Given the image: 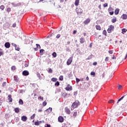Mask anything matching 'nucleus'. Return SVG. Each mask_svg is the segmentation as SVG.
<instances>
[{"label":"nucleus","instance_id":"obj_1","mask_svg":"<svg viewBox=\"0 0 127 127\" xmlns=\"http://www.w3.org/2000/svg\"><path fill=\"white\" fill-rule=\"evenodd\" d=\"M80 102L78 100H76L74 102H73L71 105V111H73L74 109H76V108H78L79 106L80 105Z\"/></svg>","mask_w":127,"mask_h":127},{"label":"nucleus","instance_id":"obj_2","mask_svg":"<svg viewBox=\"0 0 127 127\" xmlns=\"http://www.w3.org/2000/svg\"><path fill=\"white\" fill-rule=\"evenodd\" d=\"M114 28H115V27L113 25H111L107 30L108 33H111L112 31H114Z\"/></svg>","mask_w":127,"mask_h":127},{"label":"nucleus","instance_id":"obj_3","mask_svg":"<svg viewBox=\"0 0 127 127\" xmlns=\"http://www.w3.org/2000/svg\"><path fill=\"white\" fill-rule=\"evenodd\" d=\"M76 12H77V14H82V13H83V10H82L81 8H76Z\"/></svg>","mask_w":127,"mask_h":127},{"label":"nucleus","instance_id":"obj_4","mask_svg":"<svg viewBox=\"0 0 127 127\" xmlns=\"http://www.w3.org/2000/svg\"><path fill=\"white\" fill-rule=\"evenodd\" d=\"M72 61H73V57H71L69 58L66 62L67 65H71V63H72Z\"/></svg>","mask_w":127,"mask_h":127},{"label":"nucleus","instance_id":"obj_5","mask_svg":"<svg viewBox=\"0 0 127 127\" xmlns=\"http://www.w3.org/2000/svg\"><path fill=\"white\" fill-rule=\"evenodd\" d=\"M22 75H23V76H28V75H29V72L27 70H24L22 72Z\"/></svg>","mask_w":127,"mask_h":127},{"label":"nucleus","instance_id":"obj_6","mask_svg":"<svg viewBox=\"0 0 127 127\" xmlns=\"http://www.w3.org/2000/svg\"><path fill=\"white\" fill-rule=\"evenodd\" d=\"M65 90H66V91H72V86H71L70 84H68L67 86L65 88Z\"/></svg>","mask_w":127,"mask_h":127},{"label":"nucleus","instance_id":"obj_7","mask_svg":"<svg viewBox=\"0 0 127 127\" xmlns=\"http://www.w3.org/2000/svg\"><path fill=\"white\" fill-rule=\"evenodd\" d=\"M58 121L60 123H63L64 121V118L61 116H60L58 118Z\"/></svg>","mask_w":127,"mask_h":127},{"label":"nucleus","instance_id":"obj_8","mask_svg":"<svg viewBox=\"0 0 127 127\" xmlns=\"http://www.w3.org/2000/svg\"><path fill=\"white\" fill-rule=\"evenodd\" d=\"M21 120L23 122H26V121H27V117L26 116H23L21 117Z\"/></svg>","mask_w":127,"mask_h":127},{"label":"nucleus","instance_id":"obj_9","mask_svg":"<svg viewBox=\"0 0 127 127\" xmlns=\"http://www.w3.org/2000/svg\"><path fill=\"white\" fill-rule=\"evenodd\" d=\"M4 46L6 48H9L10 47V44L9 42H6L5 43Z\"/></svg>","mask_w":127,"mask_h":127},{"label":"nucleus","instance_id":"obj_10","mask_svg":"<svg viewBox=\"0 0 127 127\" xmlns=\"http://www.w3.org/2000/svg\"><path fill=\"white\" fill-rule=\"evenodd\" d=\"M65 112L67 114V115H70V109H69L67 107L65 108Z\"/></svg>","mask_w":127,"mask_h":127},{"label":"nucleus","instance_id":"obj_11","mask_svg":"<svg viewBox=\"0 0 127 127\" xmlns=\"http://www.w3.org/2000/svg\"><path fill=\"white\" fill-rule=\"evenodd\" d=\"M46 112L48 114H50V113L52 112V108L50 107L49 109L46 110Z\"/></svg>","mask_w":127,"mask_h":127},{"label":"nucleus","instance_id":"obj_12","mask_svg":"<svg viewBox=\"0 0 127 127\" xmlns=\"http://www.w3.org/2000/svg\"><path fill=\"white\" fill-rule=\"evenodd\" d=\"M79 3H80V0H75L74 4L76 6H78L79 5Z\"/></svg>","mask_w":127,"mask_h":127},{"label":"nucleus","instance_id":"obj_13","mask_svg":"<svg viewBox=\"0 0 127 127\" xmlns=\"http://www.w3.org/2000/svg\"><path fill=\"white\" fill-rule=\"evenodd\" d=\"M90 21H91V20H90L89 18H88L84 21V24H88Z\"/></svg>","mask_w":127,"mask_h":127},{"label":"nucleus","instance_id":"obj_14","mask_svg":"<svg viewBox=\"0 0 127 127\" xmlns=\"http://www.w3.org/2000/svg\"><path fill=\"white\" fill-rule=\"evenodd\" d=\"M30 40L29 39L26 38L25 39V44H29L30 43Z\"/></svg>","mask_w":127,"mask_h":127},{"label":"nucleus","instance_id":"obj_15","mask_svg":"<svg viewBox=\"0 0 127 127\" xmlns=\"http://www.w3.org/2000/svg\"><path fill=\"white\" fill-rule=\"evenodd\" d=\"M80 43H81V44H83V43H84V42H85V38L81 37L80 38Z\"/></svg>","mask_w":127,"mask_h":127},{"label":"nucleus","instance_id":"obj_16","mask_svg":"<svg viewBox=\"0 0 127 127\" xmlns=\"http://www.w3.org/2000/svg\"><path fill=\"white\" fill-rule=\"evenodd\" d=\"M122 17L123 19H127V14H124L122 16Z\"/></svg>","mask_w":127,"mask_h":127},{"label":"nucleus","instance_id":"obj_17","mask_svg":"<svg viewBox=\"0 0 127 127\" xmlns=\"http://www.w3.org/2000/svg\"><path fill=\"white\" fill-rule=\"evenodd\" d=\"M8 100H9L10 103H11V102H12V98H11V95H9L8 96Z\"/></svg>","mask_w":127,"mask_h":127},{"label":"nucleus","instance_id":"obj_18","mask_svg":"<svg viewBox=\"0 0 127 127\" xmlns=\"http://www.w3.org/2000/svg\"><path fill=\"white\" fill-rule=\"evenodd\" d=\"M62 127H70V124L69 123L64 124Z\"/></svg>","mask_w":127,"mask_h":127},{"label":"nucleus","instance_id":"obj_19","mask_svg":"<svg viewBox=\"0 0 127 127\" xmlns=\"http://www.w3.org/2000/svg\"><path fill=\"white\" fill-rule=\"evenodd\" d=\"M120 12V9L117 8L115 11V14H119V12Z\"/></svg>","mask_w":127,"mask_h":127},{"label":"nucleus","instance_id":"obj_20","mask_svg":"<svg viewBox=\"0 0 127 127\" xmlns=\"http://www.w3.org/2000/svg\"><path fill=\"white\" fill-rule=\"evenodd\" d=\"M42 123L41 121H37L35 123V126H39L40 125V123Z\"/></svg>","mask_w":127,"mask_h":127},{"label":"nucleus","instance_id":"obj_21","mask_svg":"<svg viewBox=\"0 0 127 127\" xmlns=\"http://www.w3.org/2000/svg\"><path fill=\"white\" fill-rule=\"evenodd\" d=\"M67 95H68L67 93H66L65 92H62V95L65 98V97H66V96H67Z\"/></svg>","mask_w":127,"mask_h":127},{"label":"nucleus","instance_id":"obj_22","mask_svg":"<svg viewBox=\"0 0 127 127\" xmlns=\"http://www.w3.org/2000/svg\"><path fill=\"white\" fill-rule=\"evenodd\" d=\"M96 28L97 30H101V26L99 25H96Z\"/></svg>","mask_w":127,"mask_h":127},{"label":"nucleus","instance_id":"obj_23","mask_svg":"<svg viewBox=\"0 0 127 127\" xmlns=\"http://www.w3.org/2000/svg\"><path fill=\"white\" fill-rule=\"evenodd\" d=\"M127 29L124 28V29H122V33L123 34H125V33L127 32Z\"/></svg>","mask_w":127,"mask_h":127},{"label":"nucleus","instance_id":"obj_24","mask_svg":"<svg viewBox=\"0 0 127 127\" xmlns=\"http://www.w3.org/2000/svg\"><path fill=\"white\" fill-rule=\"evenodd\" d=\"M19 104L20 105H23V101H22V99H19Z\"/></svg>","mask_w":127,"mask_h":127},{"label":"nucleus","instance_id":"obj_25","mask_svg":"<svg viewBox=\"0 0 127 127\" xmlns=\"http://www.w3.org/2000/svg\"><path fill=\"white\" fill-rule=\"evenodd\" d=\"M52 56H53V57L54 58H56V57L57 56V54H56V52H54L53 54H52Z\"/></svg>","mask_w":127,"mask_h":127},{"label":"nucleus","instance_id":"obj_26","mask_svg":"<svg viewBox=\"0 0 127 127\" xmlns=\"http://www.w3.org/2000/svg\"><path fill=\"white\" fill-rule=\"evenodd\" d=\"M125 98V96H122L120 99H119L117 102V104H119V102H121V100H123Z\"/></svg>","mask_w":127,"mask_h":127},{"label":"nucleus","instance_id":"obj_27","mask_svg":"<svg viewBox=\"0 0 127 127\" xmlns=\"http://www.w3.org/2000/svg\"><path fill=\"white\" fill-rule=\"evenodd\" d=\"M11 4L14 7L18 6V4H15V3L13 2L11 3Z\"/></svg>","mask_w":127,"mask_h":127},{"label":"nucleus","instance_id":"obj_28","mask_svg":"<svg viewBox=\"0 0 127 127\" xmlns=\"http://www.w3.org/2000/svg\"><path fill=\"white\" fill-rule=\"evenodd\" d=\"M52 81L53 82H56V81H57V78L53 77L52 78Z\"/></svg>","mask_w":127,"mask_h":127},{"label":"nucleus","instance_id":"obj_29","mask_svg":"<svg viewBox=\"0 0 127 127\" xmlns=\"http://www.w3.org/2000/svg\"><path fill=\"white\" fill-rule=\"evenodd\" d=\"M14 81H16V82H17V81H18V79L17 78V76H14Z\"/></svg>","mask_w":127,"mask_h":127},{"label":"nucleus","instance_id":"obj_30","mask_svg":"<svg viewBox=\"0 0 127 127\" xmlns=\"http://www.w3.org/2000/svg\"><path fill=\"white\" fill-rule=\"evenodd\" d=\"M59 80L60 81H63V76L61 75L59 77Z\"/></svg>","mask_w":127,"mask_h":127},{"label":"nucleus","instance_id":"obj_31","mask_svg":"<svg viewBox=\"0 0 127 127\" xmlns=\"http://www.w3.org/2000/svg\"><path fill=\"white\" fill-rule=\"evenodd\" d=\"M11 8H10V7L7 8L6 9L7 12H9L11 11Z\"/></svg>","mask_w":127,"mask_h":127},{"label":"nucleus","instance_id":"obj_32","mask_svg":"<svg viewBox=\"0 0 127 127\" xmlns=\"http://www.w3.org/2000/svg\"><path fill=\"white\" fill-rule=\"evenodd\" d=\"M0 9L2 10H3L4 9V6L3 5H2L0 6Z\"/></svg>","mask_w":127,"mask_h":127},{"label":"nucleus","instance_id":"obj_33","mask_svg":"<svg viewBox=\"0 0 127 127\" xmlns=\"http://www.w3.org/2000/svg\"><path fill=\"white\" fill-rule=\"evenodd\" d=\"M122 88H123V86L119 84L118 85V90H121V89H122Z\"/></svg>","mask_w":127,"mask_h":127},{"label":"nucleus","instance_id":"obj_34","mask_svg":"<svg viewBox=\"0 0 127 127\" xmlns=\"http://www.w3.org/2000/svg\"><path fill=\"white\" fill-rule=\"evenodd\" d=\"M2 55H3V52H1V49H0V56H2Z\"/></svg>","mask_w":127,"mask_h":127},{"label":"nucleus","instance_id":"obj_35","mask_svg":"<svg viewBox=\"0 0 127 127\" xmlns=\"http://www.w3.org/2000/svg\"><path fill=\"white\" fill-rule=\"evenodd\" d=\"M15 113H19V110L18 109V108L15 109Z\"/></svg>","mask_w":127,"mask_h":127},{"label":"nucleus","instance_id":"obj_36","mask_svg":"<svg viewBox=\"0 0 127 127\" xmlns=\"http://www.w3.org/2000/svg\"><path fill=\"white\" fill-rule=\"evenodd\" d=\"M77 114H78V112L77 111L74 112V113H73V117H76L77 116Z\"/></svg>","mask_w":127,"mask_h":127},{"label":"nucleus","instance_id":"obj_37","mask_svg":"<svg viewBox=\"0 0 127 127\" xmlns=\"http://www.w3.org/2000/svg\"><path fill=\"white\" fill-rule=\"evenodd\" d=\"M36 47H37V48H39V49H40V48H41V47H40V45L38 44H36Z\"/></svg>","mask_w":127,"mask_h":127},{"label":"nucleus","instance_id":"obj_38","mask_svg":"<svg viewBox=\"0 0 127 127\" xmlns=\"http://www.w3.org/2000/svg\"><path fill=\"white\" fill-rule=\"evenodd\" d=\"M90 74L91 76H95V75H96V73H95V72H93V71H92Z\"/></svg>","mask_w":127,"mask_h":127},{"label":"nucleus","instance_id":"obj_39","mask_svg":"<svg viewBox=\"0 0 127 127\" xmlns=\"http://www.w3.org/2000/svg\"><path fill=\"white\" fill-rule=\"evenodd\" d=\"M15 50H17V51H19V48L17 47V46H16L15 47Z\"/></svg>","mask_w":127,"mask_h":127},{"label":"nucleus","instance_id":"obj_40","mask_svg":"<svg viewBox=\"0 0 127 127\" xmlns=\"http://www.w3.org/2000/svg\"><path fill=\"white\" fill-rule=\"evenodd\" d=\"M46 105H47V103H46V102L45 101L43 103V106H44V107H45Z\"/></svg>","mask_w":127,"mask_h":127},{"label":"nucleus","instance_id":"obj_41","mask_svg":"<svg viewBox=\"0 0 127 127\" xmlns=\"http://www.w3.org/2000/svg\"><path fill=\"white\" fill-rule=\"evenodd\" d=\"M55 85V86H59V85H60V83L58 81H57Z\"/></svg>","mask_w":127,"mask_h":127},{"label":"nucleus","instance_id":"obj_42","mask_svg":"<svg viewBox=\"0 0 127 127\" xmlns=\"http://www.w3.org/2000/svg\"><path fill=\"white\" fill-rule=\"evenodd\" d=\"M103 33L104 35H107V31L106 30H104Z\"/></svg>","mask_w":127,"mask_h":127},{"label":"nucleus","instance_id":"obj_43","mask_svg":"<svg viewBox=\"0 0 127 127\" xmlns=\"http://www.w3.org/2000/svg\"><path fill=\"white\" fill-rule=\"evenodd\" d=\"M35 117V114H33V115L31 117V119L32 120H33V119H34Z\"/></svg>","mask_w":127,"mask_h":127},{"label":"nucleus","instance_id":"obj_44","mask_svg":"<svg viewBox=\"0 0 127 127\" xmlns=\"http://www.w3.org/2000/svg\"><path fill=\"white\" fill-rule=\"evenodd\" d=\"M48 72H49V73H52L53 70L51 68H49Z\"/></svg>","mask_w":127,"mask_h":127},{"label":"nucleus","instance_id":"obj_45","mask_svg":"<svg viewBox=\"0 0 127 127\" xmlns=\"http://www.w3.org/2000/svg\"><path fill=\"white\" fill-rule=\"evenodd\" d=\"M43 52H44V50L41 49L40 50V53L42 54V53H43Z\"/></svg>","mask_w":127,"mask_h":127},{"label":"nucleus","instance_id":"obj_46","mask_svg":"<svg viewBox=\"0 0 127 127\" xmlns=\"http://www.w3.org/2000/svg\"><path fill=\"white\" fill-rule=\"evenodd\" d=\"M108 103H109V104H112V103H114V100H110V101L108 102Z\"/></svg>","mask_w":127,"mask_h":127},{"label":"nucleus","instance_id":"obj_47","mask_svg":"<svg viewBox=\"0 0 127 127\" xmlns=\"http://www.w3.org/2000/svg\"><path fill=\"white\" fill-rule=\"evenodd\" d=\"M116 21H117V19H112V22L113 23H115V22H116Z\"/></svg>","mask_w":127,"mask_h":127},{"label":"nucleus","instance_id":"obj_48","mask_svg":"<svg viewBox=\"0 0 127 127\" xmlns=\"http://www.w3.org/2000/svg\"><path fill=\"white\" fill-rule=\"evenodd\" d=\"M76 83H78L79 81H80V79L79 78H76Z\"/></svg>","mask_w":127,"mask_h":127},{"label":"nucleus","instance_id":"obj_49","mask_svg":"<svg viewBox=\"0 0 127 127\" xmlns=\"http://www.w3.org/2000/svg\"><path fill=\"white\" fill-rule=\"evenodd\" d=\"M106 62H108L109 61V57H107L105 59Z\"/></svg>","mask_w":127,"mask_h":127},{"label":"nucleus","instance_id":"obj_50","mask_svg":"<svg viewBox=\"0 0 127 127\" xmlns=\"http://www.w3.org/2000/svg\"><path fill=\"white\" fill-rule=\"evenodd\" d=\"M104 7H107V6H108V3H105L104 5H103Z\"/></svg>","mask_w":127,"mask_h":127},{"label":"nucleus","instance_id":"obj_51","mask_svg":"<svg viewBox=\"0 0 127 127\" xmlns=\"http://www.w3.org/2000/svg\"><path fill=\"white\" fill-rule=\"evenodd\" d=\"M51 127V126H50V125H49V124H47L45 126V127Z\"/></svg>","mask_w":127,"mask_h":127},{"label":"nucleus","instance_id":"obj_52","mask_svg":"<svg viewBox=\"0 0 127 127\" xmlns=\"http://www.w3.org/2000/svg\"><path fill=\"white\" fill-rule=\"evenodd\" d=\"M12 70H15V66H13L11 67Z\"/></svg>","mask_w":127,"mask_h":127},{"label":"nucleus","instance_id":"obj_53","mask_svg":"<svg viewBox=\"0 0 127 127\" xmlns=\"http://www.w3.org/2000/svg\"><path fill=\"white\" fill-rule=\"evenodd\" d=\"M109 53L110 54H113V50L109 51Z\"/></svg>","mask_w":127,"mask_h":127},{"label":"nucleus","instance_id":"obj_54","mask_svg":"<svg viewBox=\"0 0 127 127\" xmlns=\"http://www.w3.org/2000/svg\"><path fill=\"white\" fill-rule=\"evenodd\" d=\"M60 34H58L57 35V36H56V38H60Z\"/></svg>","mask_w":127,"mask_h":127},{"label":"nucleus","instance_id":"obj_55","mask_svg":"<svg viewBox=\"0 0 127 127\" xmlns=\"http://www.w3.org/2000/svg\"><path fill=\"white\" fill-rule=\"evenodd\" d=\"M38 99H40V100H42V101H43V97L40 96L38 98Z\"/></svg>","mask_w":127,"mask_h":127},{"label":"nucleus","instance_id":"obj_56","mask_svg":"<svg viewBox=\"0 0 127 127\" xmlns=\"http://www.w3.org/2000/svg\"><path fill=\"white\" fill-rule=\"evenodd\" d=\"M109 13L110 15H113V14H114V11L109 12Z\"/></svg>","mask_w":127,"mask_h":127},{"label":"nucleus","instance_id":"obj_57","mask_svg":"<svg viewBox=\"0 0 127 127\" xmlns=\"http://www.w3.org/2000/svg\"><path fill=\"white\" fill-rule=\"evenodd\" d=\"M5 85H6V82H3V83H2V86H3V87H4V86H5Z\"/></svg>","mask_w":127,"mask_h":127},{"label":"nucleus","instance_id":"obj_58","mask_svg":"<svg viewBox=\"0 0 127 127\" xmlns=\"http://www.w3.org/2000/svg\"><path fill=\"white\" fill-rule=\"evenodd\" d=\"M76 33H77V31L76 30L73 31V34H76Z\"/></svg>","mask_w":127,"mask_h":127},{"label":"nucleus","instance_id":"obj_59","mask_svg":"<svg viewBox=\"0 0 127 127\" xmlns=\"http://www.w3.org/2000/svg\"><path fill=\"white\" fill-rule=\"evenodd\" d=\"M12 26H13V27H16V23L13 24Z\"/></svg>","mask_w":127,"mask_h":127},{"label":"nucleus","instance_id":"obj_60","mask_svg":"<svg viewBox=\"0 0 127 127\" xmlns=\"http://www.w3.org/2000/svg\"><path fill=\"white\" fill-rule=\"evenodd\" d=\"M51 36H52V34H50L49 36H48L47 38H49L51 37Z\"/></svg>","mask_w":127,"mask_h":127},{"label":"nucleus","instance_id":"obj_61","mask_svg":"<svg viewBox=\"0 0 127 127\" xmlns=\"http://www.w3.org/2000/svg\"><path fill=\"white\" fill-rule=\"evenodd\" d=\"M12 45L13 46H14V47H16V46H17L16 44H12Z\"/></svg>","mask_w":127,"mask_h":127},{"label":"nucleus","instance_id":"obj_62","mask_svg":"<svg viewBox=\"0 0 127 127\" xmlns=\"http://www.w3.org/2000/svg\"><path fill=\"white\" fill-rule=\"evenodd\" d=\"M92 43H90V45H89V47L92 48Z\"/></svg>","mask_w":127,"mask_h":127},{"label":"nucleus","instance_id":"obj_63","mask_svg":"<svg viewBox=\"0 0 127 127\" xmlns=\"http://www.w3.org/2000/svg\"><path fill=\"white\" fill-rule=\"evenodd\" d=\"M86 79L87 80V81H89V77L87 76Z\"/></svg>","mask_w":127,"mask_h":127},{"label":"nucleus","instance_id":"obj_64","mask_svg":"<svg viewBox=\"0 0 127 127\" xmlns=\"http://www.w3.org/2000/svg\"><path fill=\"white\" fill-rule=\"evenodd\" d=\"M93 65H97V62L94 63Z\"/></svg>","mask_w":127,"mask_h":127}]
</instances>
